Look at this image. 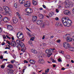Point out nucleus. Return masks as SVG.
Listing matches in <instances>:
<instances>
[{"mask_svg": "<svg viewBox=\"0 0 74 74\" xmlns=\"http://www.w3.org/2000/svg\"><path fill=\"white\" fill-rule=\"evenodd\" d=\"M3 9L5 11L3 12L4 15H9L10 16L12 15V12L11 11L10 8L8 6H4L3 7Z\"/></svg>", "mask_w": 74, "mask_h": 74, "instance_id": "obj_1", "label": "nucleus"}, {"mask_svg": "<svg viewBox=\"0 0 74 74\" xmlns=\"http://www.w3.org/2000/svg\"><path fill=\"white\" fill-rule=\"evenodd\" d=\"M55 50V49H46L45 50V53L47 54L48 57H50L51 55H52V52H53V51Z\"/></svg>", "mask_w": 74, "mask_h": 74, "instance_id": "obj_2", "label": "nucleus"}, {"mask_svg": "<svg viewBox=\"0 0 74 74\" xmlns=\"http://www.w3.org/2000/svg\"><path fill=\"white\" fill-rule=\"evenodd\" d=\"M63 47L64 48L66 49L69 48V51L70 50H72V49H74V48L73 47H70V44H69V43H68L67 42H64L63 44Z\"/></svg>", "mask_w": 74, "mask_h": 74, "instance_id": "obj_3", "label": "nucleus"}, {"mask_svg": "<svg viewBox=\"0 0 74 74\" xmlns=\"http://www.w3.org/2000/svg\"><path fill=\"white\" fill-rule=\"evenodd\" d=\"M17 37L18 39L22 40L24 36L22 33H21V32H19L17 33Z\"/></svg>", "mask_w": 74, "mask_h": 74, "instance_id": "obj_4", "label": "nucleus"}, {"mask_svg": "<svg viewBox=\"0 0 74 74\" xmlns=\"http://www.w3.org/2000/svg\"><path fill=\"white\" fill-rule=\"evenodd\" d=\"M6 42H7V43H8V44L9 45H11V46L14 47H15L16 45V42H15V41H13L12 42H11V43L10 44L9 41L6 40Z\"/></svg>", "mask_w": 74, "mask_h": 74, "instance_id": "obj_5", "label": "nucleus"}, {"mask_svg": "<svg viewBox=\"0 0 74 74\" xmlns=\"http://www.w3.org/2000/svg\"><path fill=\"white\" fill-rule=\"evenodd\" d=\"M49 25V22L48 21H47L44 24H42L41 25V27L42 28L45 27V25Z\"/></svg>", "mask_w": 74, "mask_h": 74, "instance_id": "obj_6", "label": "nucleus"}, {"mask_svg": "<svg viewBox=\"0 0 74 74\" xmlns=\"http://www.w3.org/2000/svg\"><path fill=\"white\" fill-rule=\"evenodd\" d=\"M26 10V11H27V10H29V11H25L27 13V14H30V13H32V12H33V10L31 9V8H27Z\"/></svg>", "mask_w": 74, "mask_h": 74, "instance_id": "obj_7", "label": "nucleus"}, {"mask_svg": "<svg viewBox=\"0 0 74 74\" xmlns=\"http://www.w3.org/2000/svg\"><path fill=\"white\" fill-rule=\"evenodd\" d=\"M16 42L17 43V48H19L21 46V41L19 40H17L16 41Z\"/></svg>", "mask_w": 74, "mask_h": 74, "instance_id": "obj_8", "label": "nucleus"}, {"mask_svg": "<svg viewBox=\"0 0 74 74\" xmlns=\"http://www.w3.org/2000/svg\"><path fill=\"white\" fill-rule=\"evenodd\" d=\"M27 2H25L24 3V5L25 7H30V3L29 2L28 3Z\"/></svg>", "mask_w": 74, "mask_h": 74, "instance_id": "obj_9", "label": "nucleus"}, {"mask_svg": "<svg viewBox=\"0 0 74 74\" xmlns=\"http://www.w3.org/2000/svg\"><path fill=\"white\" fill-rule=\"evenodd\" d=\"M12 19L13 22L15 24L16 23L18 22V19L16 17H13Z\"/></svg>", "mask_w": 74, "mask_h": 74, "instance_id": "obj_10", "label": "nucleus"}, {"mask_svg": "<svg viewBox=\"0 0 74 74\" xmlns=\"http://www.w3.org/2000/svg\"><path fill=\"white\" fill-rule=\"evenodd\" d=\"M10 19L9 18L6 17H4L3 18V21L4 22H8V21Z\"/></svg>", "mask_w": 74, "mask_h": 74, "instance_id": "obj_11", "label": "nucleus"}, {"mask_svg": "<svg viewBox=\"0 0 74 74\" xmlns=\"http://www.w3.org/2000/svg\"><path fill=\"white\" fill-rule=\"evenodd\" d=\"M64 13L65 15H69L70 14V11L67 10H65L64 11Z\"/></svg>", "mask_w": 74, "mask_h": 74, "instance_id": "obj_12", "label": "nucleus"}, {"mask_svg": "<svg viewBox=\"0 0 74 74\" xmlns=\"http://www.w3.org/2000/svg\"><path fill=\"white\" fill-rule=\"evenodd\" d=\"M7 29L8 30H12L13 29V27H12L11 25H8L7 26Z\"/></svg>", "mask_w": 74, "mask_h": 74, "instance_id": "obj_13", "label": "nucleus"}, {"mask_svg": "<svg viewBox=\"0 0 74 74\" xmlns=\"http://www.w3.org/2000/svg\"><path fill=\"white\" fill-rule=\"evenodd\" d=\"M39 63H41L42 64L44 63V60L42 59H39L38 61Z\"/></svg>", "mask_w": 74, "mask_h": 74, "instance_id": "obj_14", "label": "nucleus"}, {"mask_svg": "<svg viewBox=\"0 0 74 74\" xmlns=\"http://www.w3.org/2000/svg\"><path fill=\"white\" fill-rule=\"evenodd\" d=\"M67 20V19L66 17H63L62 19V23L64 22H66Z\"/></svg>", "mask_w": 74, "mask_h": 74, "instance_id": "obj_15", "label": "nucleus"}, {"mask_svg": "<svg viewBox=\"0 0 74 74\" xmlns=\"http://www.w3.org/2000/svg\"><path fill=\"white\" fill-rule=\"evenodd\" d=\"M37 17L36 16H34L32 18V21L34 22H36V21H37Z\"/></svg>", "mask_w": 74, "mask_h": 74, "instance_id": "obj_16", "label": "nucleus"}, {"mask_svg": "<svg viewBox=\"0 0 74 74\" xmlns=\"http://www.w3.org/2000/svg\"><path fill=\"white\" fill-rule=\"evenodd\" d=\"M72 39L70 37H68L67 38V41L68 42H71L72 41Z\"/></svg>", "mask_w": 74, "mask_h": 74, "instance_id": "obj_17", "label": "nucleus"}, {"mask_svg": "<svg viewBox=\"0 0 74 74\" xmlns=\"http://www.w3.org/2000/svg\"><path fill=\"white\" fill-rule=\"evenodd\" d=\"M21 47L22 49H23L24 48H25V45L23 43H21V44L20 43V47Z\"/></svg>", "mask_w": 74, "mask_h": 74, "instance_id": "obj_18", "label": "nucleus"}, {"mask_svg": "<svg viewBox=\"0 0 74 74\" xmlns=\"http://www.w3.org/2000/svg\"><path fill=\"white\" fill-rule=\"evenodd\" d=\"M33 4L34 5H37V1H36V0H33Z\"/></svg>", "mask_w": 74, "mask_h": 74, "instance_id": "obj_19", "label": "nucleus"}, {"mask_svg": "<svg viewBox=\"0 0 74 74\" xmlns=\"http://www.w3.org/2000/svg\"><path fill=\"white\" fill-rule=\"evenodd\" d=\"M54 15V13L53 12H51L50 13H49V15L50 17H52L53 15Z\"/></svg>", "mask_w": 74, "mask_h": 74, "instance_id": "obj_20", "label": "nucleus"}, {"mask_svg": "<svg viewBox=\"0 0 74 74\" xmlns=\"http://www.w3.org/2000/svg\"><path fill=\"white\" fill-rule=\"evenodd\" d=\"M30 63H32V64H34L36 63V62L34 60H30L29 61Z\"/></svg>", "mask_w": 74, "mask_h": 74, "instance_id": "obj_21", "label": "nucleus"}, {"mask_svg": "<svg viewBox=\"0 0 74 74\" xmlns=\"http://www.w3.org/2000/svg\"><path fill=\"white\" fill-rule=\"evenodd\" d=\"M65 7L66 8H70V5L69 4H66L65 5Z\"/></svg>", "mask_w": 74, "mask_h": 74, "instance_id": "obj_22", "label": "nucleus"}, {"mask_svg": "<svg viewBox=\"0 0 74 74\" xmlns=\"http://www.w3.org/2000/svg\"><path fill=\"white\" fill-rule=\"evenodd\" d=\"M67 22L71 24V23H72V22H71V21L69 19H67V20H66Z\"/></svg>", "mask_w": 74, "mask_h": 74, "instance_id": "obj_23", "label": "nucleus"}, {"mask_svg": "<svg viewBox=\"0 0 74 74\" xmlns=\"http://www.w3.org/2000/svg\"><path fill=\"white\" fill-rule=\"evenodd\" d=\"M7 67H8L9 68H12L13 67V66H12V65L9 64L7 66Z\"/></svg>", "mask_w": 74, "mask_h": 74, "instance_id": "obj_24", "label": "nucleus"}, {"mask_svg": "<svg viewBox=\"0 0 74 74\" xmlns=\"http://www.w3.org/2000/svg\"><path fill=\"white\" fill-rule=\"evenodd\" d=\"M25 0H19V2L20 4H22L23 3L25 2Z\"/></svg>", "mask_w": 74, "mask_h": 74, "instance_id": "obj_25", "label": "nucleus"}, {"mask_svg": "<svg viewBox=\"0 0 74 74\" xmlns=\"http://www.w3.org/2000/svg\"><path fill=\"white\" fill-rule=\"evenodd\" d=\"M32 53H37V51H36L34 49H32Z\"/></svg>", "mask_w": 74, "mask_h": 74, "instance_id": "obj_26", "label": "nucleus"}, {"mask_svg": "<svg viewBox=\"0 0 74 74\" xmlns=\"http://www.w3.org/2000/svg\"><path fill=\"white\" fill-rule=\"evenodd\" d=\"M66 58L67 59H70V56L69 55H67L65 56Z\"/></svg>", "mask_w": 74, "mask_h": 74, "instance_id": "obj_27", "label": "nucleus"}, {"mask_svg": "<svg viewBox=\"0 0 74 74\" xmlns=\"http://www.w3.org/2000/svg\"><path fill=\"white\" fill-rule=\"evenodd\" d=\"M3 16L1 14H0V21H3Z\"/></svg>", "mask_w": 74, "mask_h": 74, "instance_id": "obj_28", "label": "nucleus"}, {"mask_svg": "<svg viewBox=\"0 0 74 74\" xmlns=\"http://www.w3.org/2000/svg\"><path fill=\"white\" fill-rule=\"evenodd\" d=\"M28 43L29 44V45H30L31 46H33V45L32 44V42H31V41L29 40L28 42Z\"/></svg>", "mask_w": 74, "mask_h": 74, "instance_id": "obj_29", "label": "nucleus"}, {"mask_svg": "<svg viewBox=\"0 0 74 74\" xmlns=\"http://www.w3.org/2000/svg\"><path fill=\"white\" fill-rule=\"evenodd\" d=\"M63 23V24L64 25V26H66L67 25V21H66V22H64Z\"/></svg>", "mask_w": 74, "mask_h": 74, "instance_id": "obj_30", "label": "nucleus"}, {"mask_svg": "<svg viewBox=\"0 0 74 74\" xmlns=\"http://www.w3.org/2000/svg\"><path fill=\"white\" fill-rule=\"evenodd\" d=\"M71 25V24H69V23L67 22L66 26H67V27H69V26H70Z\"/></svg>", "mask_w": 74, "mask_h": 74, "instance_id": "obj_31", "label": "nucleus"}, {"mask_svg": "<svg viewBox=\"0 0 74 74\" xmlns=\"http://www.w3.org/2000/svg\"><path fill=\"white\" fill-rule=\"evenodd\" d=\"M59 53H62V54H64V51H62V50H59Z\"/></svg>", "mask_w": 74, "mask_h": 74, "instance_id": "obj_32", "label": "nucleus"}, {"mask_svg": "<svg viewBox=\"0 0 74 74\" xmlns=\"http://www.w3.org/2000/svg\"><path fill=\"white\" fill-rule=\"evenodd\" d=\"M40 19H44V16H43V15H42L41 16L39 17Z\"/></svg>", "mask_w": 74, "mask_h": 74, "instance_id": "obj_33", "label": "nucleus"}, {"mask_svg": "<svg viewBox=\"0 0 74 74\" xmlns=\"http://www.w3.org/2000/svg\"><path fill=\"white\" fill-rule=\"evenodd\" d=\"M17 6L18 4L16 3H15L14 5V7H15V8H17Z\"/></svg>", "mask_w": 74, "mask_h": 74, "instance_id": "obj_34", "label": "nucleus"}, {"mask_svg": "<svg viewBox=\"0 0 74 74\" xmlns=\"http://www.w3.org/2000/svg\"><path fill=\"white\" fill-rule=\"evenodd\" d=\"M49 69H46L45 71V73H48L49 72Z\"/></svg>", "mask_w": 74, "mask_h": 74, "instance_id": "obj_35", "label": "nucleus"}, {"mask_svg": "<svg viewBox=\"0 0 74 74\" xmlns=\"http://www.w3.org/2000/svg\"><path fill=\"white\" fill-rule=\"evenodd\" d=\"M51 61L52 62L56 63V61L55 60L53 59H51Z\"/></svg>", "mask_w": 74, "mask_h": 74, "instance_id": "obj_36", "label": "nucleus"}, {"mask_svg": "<svg viewBox=\"0 0 74 74\" xmlns=\"http://www.w3.org/2000/svg\"><path fill=\"white\" fill-rule=\"evenodd\" d=\"M39 22H40L39 20H38V21H37L36 22V23H37V24L38 25H40V23Z\"/></svg>", "mask_w": 74, "mask_h": 74, "instance_id": "obj_37", "label": "nucleus"}, {"mask_svg": "<svg viewBox=\"0 0 74 74\" xmlns=\"http://www.w3.org/2000/svg\"><path fill=\"white\" fill-rule=\"evenodd\" d=\"M25 48L21 49V51H23V52H25Z\"/></svg>", "mask_w": 74, "mask_h": 74, "instance_id": "obj_38", "label": "nucleus"}, {"mask_svg": "<svg viewBox=\"0 0 74 74\" xmlns=\"http://www.w3.org/2000/svg\"><path fill=\"white\" fill-rule=\"evenodd\" d=\"M58 62H62V60H61V59H60V58H59L58 59Z\"/></svg>", "mask_w": 74, "mask_h": 74, "instance_id": "obj_39", "label": "nucleus"}, {"mask_svg": "<svg viewBox=\"0 0 74 74\" xmlns=\"http://www.w3.org/2000/svg\"><path fill=\"white\" fill-rule=\"evenodd\" d=\"M34 38L33 37H32L31 38L30 40H32V41H34Z\"/></svg>", "mask_w": 74, "mask_h": 74, "instance_id": "obj_40", "label": "nucleus"}, {"mask_svg": "<svg viewBox=\"0 0 74 74\" xmlns=\"http://www.w3.org/2000/svg\"><path fill=\"white\" fill-rule=\"evenodd\" d=\"M55 19L56 21H58L59 20V18H58V17H56L55 18Z\"/></svg>", "mask_w": 74, "mask_h": 74, "instance_id": "obj_41", "label": "nucleus"}, {"mask_svg": "<svg viewBox=\"0 0 74 74\" xmlns=\"http://www.w3.org/2000/svg\"><path fill=\"white\" fill-rule=\"evenodd\" d=\"M8 74H13V73L12 72L10 71L9 72H8Z\"/></svg>", "mask_w": 74, "mask_h": 74, "instance_id": "obj_42", "label": "nucleus"}, {"mask_svg": "<svg viewBox=\"0 0 74 74\" xmlns=\"http://www.w3.org/2000/svg\"><path fill=\"white\" fill-rule=\"evenodd\" d=\"M24 63H28V62L26 60H24Z\"/></svg>", "mask_w": 74, "mask_h": 74, "instance_id": "obj_43", "label": "nucleus"}, {"mask_svg": "<svg viewBox=\"0 0 74 74\" xmlns=\"http://www.w3.org/2000/svg\"><path fill=\"white\" fill-rule=\"evenodd\" d=\"M1 68H2V69H4V65L1 66Z\"/></svg>", "mask_w": 74, "mask_h": 74, "instance_id": "obj_44", "label": "nucleus"}, {"mask_svg": "<svg viewBox=\"0 0 74 74\" xmlns=\"http://www.w3.org/2000/svg\"><path fill=\"white\" fill-rule=\"evenodd\" d=\"M14 60H12L11 61V63H14Z\"/></svg>", "mask_w": 74, "mask_h": 74, "instance_id": "obj_45", "label": "nucleus"}, {"mask_svg": "<svg viewBox=\"0 0 74 74\" xmlns=\"http://www.w3.org/2000/svg\"><path fill=\"white\" fill-rule=\"evenodd\" d=\"M60 40H56V42H58V43H60Z\"/></svg>", "mask_w": 74, "mask_h": 74, "instance_id": "obj_46", "label": "nucleus"}, {"mask_svg": "<svg viewBox=\"0 0 74 74\" xmlns=\"http://www.w3.org/2000/svg\"><path fill=\"white\" fill-rule=\"evenodd\" d=\"M56 26H59V23H57L56 24Z\"/></svg>", "mask_w": 74, "mask_h": 74, "instance_id": "obj_47", "label": "nucleus"}, {"mask_svg": "<svg viewBox=\"0 0 74 74\" xmlns=\"http://www.w3.org/2000/svg\"><path fill=\"white\" fill-rule=\"evenodd\" d=\"M43 7V8H46V6H45V5H42Z\"/></svg>", "mask_w": 74, "mask_h": 74, "instance_id": "obj_48", "label": "nucleus"}, {"mask_svg": "<svg viewBox=\"0 0 74 74\" xmlns=\"http://www.w3.org/2000/svg\"><path fill=\"white\" fill-rule=\"evenodd\" d=\"M40 24H41V25L42 24H43V23H42V20H40Z\"/></svg>", "mask_w": 74, "mask_h": 74, "instance_id": "obj_49", "label": "nucleus"}, {"mask_svg": "<svg viewBox=\"0 0 74 74\" xmlns=\"http://www.w3.org/2000/svg\"><path fill=\"white\" fill-rule=\"evenodd\" d=\"M3 37L4 39H5V38H6V37H5V35H3Z\"/></svg>", "mask_w": 74, "mask_h": 74, "instance_id": "obj_50", "label": "nucleus"}, {"mask_svg": "<svg viewBox=\"0 0 74 74\" xmlns=\"http://www.w3.org/2000/svg\"><path fill=\"white\" fill-rule=\"evenodd\" d=\"M61 70H65V69L63 67L61 69Z\"/></svg>", "mask_w": 74, "mask_h": 74, "instance_id": "obj_51", "label": "nucleus"}, {"mask_svg": "<svg viewBox=\"0 0 74 74\" xmlns=\"http://www.w3.org/2000/svg\"><path fill=\"white\" fill-rule=\"evenodd\" d=\"M42 14H39L38 15V16L39 17V18H40V16H42Z\"/></svg>", "mask_w": 74, "mask_h": 74, "instance_id": "obj_52", "label": "nucleus"}, {"mask_svg": "<svg viewBox=\"0 0 74 74\" xmlns=\"http://www.w3.org/2000/svg\"><path fill=\"white\" fill-rule=\"evenodd\" d=\"M7 60H8V59H3V61H4V60H6V61H7Z\"/></svg>", "mask_w": 74, "mask_h": 74, "instance_id": "obj_53", "label": "nucleus"}, {"mask_svg": "<svg viewBox=\"0 0 74 74\" xmlns=\"http://www.w3.org/2000/svg\"><path fill=\"white\" fill-rule=\"evenodd\" d=\"M2 32V29L1 28H0V33H1Z\"/></svg>", "mask_w": 74, "mask_h": 74, "instance_id": "obj_54", "label": "nucleus"}, {"mask_svg": "<svg viewBox=\"0 0 74 74\" xmlns=\"http://www.w3.org/2000/svg\"><path fill=\"white\" fill-rule=\"evenodd\" d=\"M3 8H2L1 7H0V11H3Z\"/></svg>", "mask_w": 74, "mask_h": 74, "instance_id": "obj_55", "label": "nucleus"}, {"mask_svg": "<svg viewBox=\"0 0 74 74\" xmlns=\"http://www.w3.org/2000/svg\"><path fill=\"white\" fill-rule=\"evenodd\" d=\"M56 11L57 13H58V12H59V10H58V9H56Z\"/></svg>", "mask_w": 74, "mask_h": 74, "instance_id": "obj_56", "label": "nucleus"}, {"mask_svg": "<svg viewBox=\"0 0 74 74\" xmlns=\"http://www.w3.org/2000/svg\"><path fill=\"white\" fill-rule=\"evenodd\" d=\"M54 37V36H51L50 37V38H52Z\"/></svg>", "mask_w": 74, "mask_h": 74, "instance_id": "obj_57", "label": "nucleus"}, {"mask_svg": "<svg viewBox=\"0 0 74 74\" xmlns=\"http://www.w3.org/2000/svg\"><path fill=\"white\" fill-rule=\"evenodd\" d=\"M5 49H10V48H8V47H7L5 48Z\"/></svg>", "mask_w": 74, "mask_h": 74, "instance_id": "obj_58", "label": "nucleus"}, {"mask_svg": "<svg viewBox=\"0 0 74 74\" xmlns=\"http://www.w3.org/2000/svg\"><path fill=\"white\" fill-rule=\"evenodd\" d=\"M45 38V36H43V37L42 38V39L43 40H44Z\"/></svg>", "mask_w": 74, "mask_h": 74, "instance_id": "obj_59", "label": "nucleus"}, {"mask_svg": "<svg viewBox=\"0 0 74 74\" xmlns=\"http://www.w3.org/2000/svg\"><path fill=\"white\" fill-rule=\"evenodd\" d=\"M12 40H14V36H12Z\"/></svg>", "mask_w": 74, "mask_h": 74, "instance_id": "obj_60", "label": "nucleus"}, {"mask_svg": "<svg viewBox=\"0 0 74 74\" xmlns=\"http://www.w3.org/2000/svg\"><path fill=\"white\" fill-rule=\"evenodd\" d=\"M2 45H5V43L3 42H2Z\"/></svg>", "mask_w": 74, "mask_h": 74, "instance_id": "obj_61", "label": "nucleus"}, {"mask_svg": "<svg viewBox=\"0 0 74 74\" xmlns=\"http://www.w3.org/2000/svg\"><path fill=\"white\" fill-rule=\"evenodd\" d=\"M7 38H8L9 39H11V38L9 37V36H8L7 37Z\"/></svg>", "mask_w": 74, "mask_h": 74, "instance_id": "obj_62", "label": "nucleus"}, {"mask_svg": "<svg viewBox=\"0 0 74 74\" xmlns=\"http://www.w3.org/2000/svg\"><path fill=\"white\" fill-rule=\"evenodd\" d=\"M72 12H73V14H74V8L73 9V10Z\"/></svg>", "mask_w": 74, "mask_h": 74, "instance_id": "obj_63", "label": "nucleus"}, {"mask_svg": "<svg viewBox=\"0 0 74 74\" xmlns=\"http://www.w3.org/2000/svg\"><path fill=\"white\" fill-rule=\"evenodd\" d=\"M72 39H73V41H74V36H73Z\"/></svg>", "mask_w": 74, "mask_h": 74, "instance_id": "obj_64", "label": "nucleus"}]
</instances>
